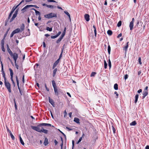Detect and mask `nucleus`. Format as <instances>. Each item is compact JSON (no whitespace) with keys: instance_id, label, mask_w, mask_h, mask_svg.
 Instances as JSON below:
<instances>
[{"instance_id":"nucleus-53","label":"nucleus","mask_w":149,"mask_h":149,"mask_svg":"<svg viewBox=\"0 0 149 149\" xmlns=\"http://www.w3.org/2000/svg\"><path fill=\"white\" fill-rule=\"evenodd\" d=\"M22 81L23 83L24 84V75H23L22 77Z\"/></svg>"},{"instance_id":"nucleus-56","label":"nucleus","mask_w":149,"mask_h":149,"mask_svg":"<svg viewBox=\"0 0 149 149\" xmlns=\"http://www.w3.org/2000/svg\"><path fill=\"white\" fill-rule=\"evenodd\" d=\"M1 49L2 51L4 52L5 51V49L4 48V46H1Z\"/></svg>"},{"instance_id":"nucleus-18","label":"nucleus","mask_w":149,"mask_h":149,"mask_svg":"<svg viewBox=\"0 0 149 149\" xmlns=\"http://www.w3.org/2000/svg\"><path fill=\"white\" fill-rule=\"evenodd\" d=\"M13 31L14 32L15 34L21 32L20 29L19 28L17 29H16Z\"/></svg>"},{"instance_id":"nucleus-63","label":"nucleus","mask_w":149,"mask_h":149,"mask_svg":"<svg viewBox=\"0 0 149 149\" xmlns=\"http://www.w3.org/2000/svg\"><path fill=\"white\" fill-rule=\"evenodd\" d=\"M142 91V90L141 89H140L137 92L138 93H140Z\"/></svg>"},{"instance_id":"nucleus-1","label":"nucleus","mask_w":149,"mask_h":149,"mask_svg":"<svg viewBox=\"0 0 149 149\" xmlns=\"http://www.w3.org/2000/svg\"><path fill=\"white\" fill-rule=\"evenodd\" d=\"M7 50L10 55V56L13 58L14 56H15L16 55L17 56H18V54L16 53H14V54L13 53L11 50L10 49L9 45L8 44H7Z\"/></svg>"},{"instance_id":"nucleus-42","label":"nucleus","mask_w":149,"mask_h":149,"mask_svg":"<svg viewBox=\"0 0 149 149\" xmlns=\"http://www.w3.org/2000/svg\"><path fill=\"white\" fill-rule=\"evenodd\" d=\"M121 24H122V22H121V21H119L117 24V26H118V27H120V26L121 25Z\"/></svg>"},{"instance_id":"nucleus-37","label":"nucleus","mask_w":149,"mask_h":149,"mask_svg":"<svg viewBox=\"0 0 149 149\" xmlns=\"http://www.w3.org/2000/svg\"><path fill=\"white\" fill-rule=\"evenodd\" d=\"M35 13L36 15H38L39 16L40 15V12L37 10H35Z\"/></svg>"},{"instance_id":"nucleus-8","label":"nucleus","mask_w":149,"mask_h":149,"mask_svg":"<svg viewBox=\"0 0 149 149\" xmlns=\"http://www.w3.org/2000/svg\"><path fill=\"white\" fill-rule=\"evenodd\" d=\"M84 18L86 21L87 22H88L90 20V16L88 14H85L84 15Z\"/></svg>"},{"instance_id":"nucleus-58","label":"nucleus","mask_w":149,"mask_h":149,"mask_svg":"<svg viewBox=\"0 0 149 149\" xmlns=\"http://www.w3.org/2000/svg\"><path fill=\"white\" fill-rule=\"evenodd\" d=\"M45 87L47 91H49V89L47 87V86H46V84H45Z\"/></svg>"},{"instance_id":"nucleus-19","label":"nucleus","mask_w":149,"mask_h":149,"mask_svg":"<svg viewBox=\"0 0 149 149\" xmlns=\"http://www.w3.org/2000/svg\"><path fill=\"white\" fill-rule=\"evenodd\" d=\"M42 129L41 131V132H43L46 134H47L48 132V131L47 130L43 129V127L42 128Z\"/></svg>"},{"instance_id":"nucleus-57","label":"nucleus","mask_w":149,"mask_h":149,"mask_svg":"<svg viewBox=\"0 0 149 149\" xmlns=\"http://www.w3.org/2000/svg\"><path fill=\"white\" fill-rule=\"evenodd\" d=\"M47 1L48 2H56L54 0H48Z\"/></svg>"},{"instance_id":"nucleus-35","label":"nucleus","mask_w":149,"mask_h":149,"mask_svg":"<svg viewBox=\"0 0 149 149\" xmlns=\"http://www.w3.org/2000/svg\"><path fill=\"white\" fill-rule=\"evenodd\" d=\"M13 77H10V79H11V80L13 83V84L14 86V87H15V83L13 80Z\"/></svg>"},{"instance_id":"nucleus-17","label":"nucleus","mask_w":149,"mask_h":149,"mask_svg":"<svg viewBox=\"0 0 149 149\" xmlns=\"http://www.w3.org/2000/svg\"><path fill=\"white\" fill-rule=\"evenodd\" d=\"M128 43H129V42H128L127 43L126 45L124 47V48L123 49L124 50H125V53L127 51V48H128Z\"/></svg>"},{"instance_id":"nucleus-24","label":"nucleus","mask_w":149,"mask_h":149,"mask_svg":"<svg viewBox=\"0 0 149 149\" xmlns=\"http://www.w3.org/2000/svg\"><path fill=\"white\" fill-rule=\"evenodd\" d=\"M54 88V91L55 92V94L57 96L58 95V92L57 91V88H56V87L55 88Z\"/></svg>"},{"instance_id":"nucleus-22","label":"nucleus","mask_w":149,"mask_h":149,"mask_svg":"<svg viewBox=\"0 0 149 149\" xmlns=\"http://www.w3.org/2000/svg\"><path fill=\"white\" fill-rule=\"evenodd\" d=\"M16 15H15V14H13L12 18L10 20V22H12L13 21V20L15 19V18L16 17Z\"/></svg>"},{"instance_id":"nucleus-59","label":"nucleus","mask_w":149,"mask_h":149,"mask_svg":"<svg viewBox=\"0 0 149 149\" xmlns=\"http://www.w3.org/2000/svg\"><path fill=\"white\" fill-rule=\"evenodd\" d=\"M148 86H146L145 88L144 91H148Z\"/></svg>"},{"instance_id":"nucleus-9","label":"nucleus","mask_w":149,"mask_h":149,"mask_svg":"<svg viewBox=\"0 0 149 149\" xmlns=\"http://www.w3.org/2000/svg\"><path fill=\"white\" fill-rule=\"evenodd\" d=\"M49 102L53 106V107H54V102L53 100L50 98V97H48Z\"/></svg>"},{"instance_id":"nucleus-45","label":"nucleus","mask_w":149,"mask_h":149,"mask_svg":"<svg viewBox=\"0 0 149 149\" xmlns=\"http://www.w3.org/2000/svg\"><path fill=\"white\" fill-rule=\"evenodd\" d=\"M13 13V11H11L8 17V18H10V17H11Z\"/></svg>"},{"instance_id":"nucleus-55","label":"nucleus","mask_w":149,"mask_h":149,"mask_svg":"<svg viewBox=\"0 0 149 149\" xmlns=\"http://www.w3.org/2000/svg\"><path fill=\"white\" fill-rule=\"evenodd\" d=\"M128 77V75L127 74H126L125 75L124 77V79L125 80L126 79H127Z\"/></svg>"},{"instance_id":"nucleus-49","label":"nucleus","mask_w":149,"mask_h":149,"mask_svg":"<svg viewBox=\"0 0 149 149\" xmlns=\"http://www.w3.org/2000/svg\"><path fill=\"white\" fill-rule=\"evenodd\" d=\"M57 37H58V36L56 35L55 36H51V38L52 39H54L56 38Z\"/></svg>"},{"instance_id":"nucleus-52","label":"nucleus","mask_w":149,"mask_h":149,"mask_svg":"<svg viewBox=\"0 0 149 149\" xmlns=\"http://www.w3.org/2000/svg\"><path fill=\"white\" fill-rule=\"evenodd\" d=\"M15 34V33H14V32L13 31L12 33H11L10 36V37L12 38L13 37L14 35Z\"/></svg>"},{"instance_id":"nucleus-26","label":"nucleus","mask_w":149,"mask_h":149,"mask_svg":"<svg viewBox=\"0 0 149 149\" xmlns=\"http://www.w3.org/2000/svg\"><path fill=\"white\" fill-rule=\"evenodd\" d=\"M57 71V68H56L54 69L53 71V76L54 77L56 75V72Z\"/></svg>"},{"instance_id":"nucleus-38","label":"nucleus","mask_w":149,"mask_h":149,"mask_svg":"<svg viewBox=\"0 0 149 149\" xmlns=\"http://www.w3.org/2000/svg\"><path fill=\"white\" fill-rule=\"evenodd\" d=\"M52 28H50L49 27H47L46 28V30L47 31H52Z\"/></svg>"},{"instance_id":"nucleus-20","label":"nucleus","mask_w":149,"mask_h":149,"mask_svg":"<svg viewBox=\"0 0 149 149\" xmlns=\"http://www.w3.org/2000/svg\"><path fill=\"white\" fill-rule=\"evenodd\" d=\"M74 121L77 123H79V119L77 118H75L74 120Z\"/></svg>"},{"instance_id":"nucleus-14","label":"nucleus","mask_w":149,"mask_h":149,"mask_svg":"<svg viewBox=\"0 0 149 149\" xmlns=\"http://www.w3.org/2000/svg\"><path fill=\"white\" fill-rule=\"evenodd\" d=\"M134 23L133 22V21H131L130 22L129 26L130 27V30H132L133 29V27L134 26L133 24Z\"/></svg>"},{"instance_id":"nucleus-11","label":"nucleus","mask_w":149,"mask_h":149,"mask_svg":"<svg viewBox=\"0 0 149 149\" xmlns=\"http://www.w3.org/2000/svg\"><path fill=\"white\" fill-rule=\"evenodd\" d=\"M31 5H28L26 6L25 7H24L23 8H22L21 10V11H22L23 13L26 11V9L30 7L31 6Z\"/></svg>"},{"instance_id":"nucleus-4","label":"nucleus","mask_w":149,"mask_h":149,"mask_svg":"<svg viewBox=\"0 0 149 149\" xmlns=\"http://www.w3.org/2000/svg\"><path fill=\"white\" fill-rule=\"evenodd\" d=\"M4 84L5 86L8 90L9 93L11 92V90L10 87V84L7 80L4 81Z\"/></svg>"},{"instance_id":"nucleus-30","label":"nucleus","mask_w":149,"mask_h":149,"mask_svg":"<svg viewBox=\"0 0 149 149\" xmlns=\"http://www.w3.org/2000/svg\"><path fill=\"white\" fill-rule=\"evenodd\" d=\"M19 139H20V141L21 143L23 145H24V141H23L22 139V138L20 136V137H19Z\"/></svg>"},{"instance_id":"nucleus-34","label":"nucleus","mask_w":149,"mask_h":149,"mask_svg":"<svg viewBox=\"0 0 149 149\" xmlns=\"http://www.w3.org/2000/svg\"><path fill=\"white\" fill-rule=\"evenodd\" d=\"M107 34L109 36H111L112 33V32L111 31L109 30L107 32Z\"/></svg>"},{"instance_id":"nucleus-44","label":"nucleus","mask_w":149,"mask_h":149,"mask_svg":"<svg viewBox=\"0 0 149 149\" xmlns=\"http://www.w3.org/2000/svg\"><path fill=\"white\" fill-rule=\"evenodd\" d=\"M10 135L11 137L12 138V139L13 140H14L15 139V137L12 134V133L10 134Z\"/></svg>"},{"instance_id":"nucleus-36","label":"nucleus","mask_w":149,"mask_h":149,"mask_svg":"<svg viewBox=\"0 0 149 149\" xmlns=\"http://www.w3.org/2000/svg\"><path fill=\"white\" fill-rule=\"evenodd\" d=\"M63 38H61V37H60L59 38H58L56 41V42L57 43L59 42L62 40Z\"/></svg>"},{"instance_id":"nucleus-29","label":"nucleus","mask_w":149,"mask_h":149,"mask_svg":"<svg viewBox=\"0 0 149 149\" xmlns=\"http://www.w3.org/2000/svg\"><path fill=\"white\" fill-rule=\"evenodd\" d=\"M93 28L94 29V32L95 33V36L96 37V35H97V31L96 30V28L95 26L94 25H93Z\"/></svg>"},{"instance_id":"nucleus-39","label":"nucleus","mask_w":149,"mask_h":149,"mask_svg":"<svg viewBox=\"0 0 149 149\" xmlns=\"http://www.w3.org/2000/svg\"><path fill=\"white\" fill-rule=\"evenodd\" d=\"M108 65L109 67V68H110L111 67V63L109 59Z\"/></svg>"},{"instance_id":"nucleus-21","label":"nucleus","mask_w":149,"mask_h":149,"mask_svg":"<svg viewBox=\"0 0 149 149\" xmlns=\"http://www.w3.org/2000/svg\"><path fill=\"white\" fill-rule=\"evenodd\" d=\"M9 70L10 72V77H13V70L10 68L9 69Z\"/></svg>"},{"instance_id":"nucleus-25","label":"nucleus","mask_w":149,"mask_h":149,"mask_svg":"<svg viewBox=\"0 0 149 149\" xmlns=\"http://www.w3.org/2000/svg\"><path fill=\"white\" fill-rule=\"evenodd\" d=\"M64 13L67 15H68V17H69V18L70 20V21H71V18H70V14H69V13L67 11H64Z\"/></svg>"},{"instance_id":"nucleus-32","label":"nucleus","mask_w":149,"mask_h":149,"mask_svg":"<svg viewBox=\"0 0 149 149\" xmlns=\"http://www.w3.org/2000/svg\"><path fill=\"white\" fill-rule=\"evenodd\" d=\"M108 51L109 54H110L111 52V47L109 45L108 46Z\"/></svg>"},{"instance_id":"nucleus-31","label":"nucleus","mask_w":149,"mask_h":149,"mask_svg":"<svg viewBox=\"0 0 149 149\" xmlns=\"http://www.w3.org/2000/svg\"><path fill=\"white\" fill-rule=\"evenodd\" d=\"M114 88L115 90H117L118 89V85L117 84H114Z\"/></svg>"},{"instance_id":"nucleus-28","label":"nucleus","mask_w":149,"mask_h":149,"mask_svg":"<svg viewBox=\"0 0 149 149\" xmlns=\"http://www.w3.org/2000/svg\"><path fill=\"white\" fill-rule=\"evenodd\" d=\"M136 124V121H134L132 122L131 123H130V125L131 126H132V125L134 126Z\"/></svg>"},{"instance_id":"nucleus-2","label":"nucleus","mask_w":149,"mask_h":149,"mask_svg":"<svg viewBox=\"0 0 149 149\" xmlns=\"http://www.w3.org/2000/svg\"><path fill=\"white\" fill-rule=\"evenodd\" d=\"M41 127V126L40 124L38 125L37 126H32L31 127L33 130H35L38 132L41 133L42 129V127H41V128H40Z\"/></svg>"},{"instance_id":"nucleus-15","label":"nucleus","mask_w":149,"mask_h":149,"mask_svg":"<svg viewBox=\"0 0 149 149\" xmlns=\"http://www.w3.org/2000/svg\"><path fill=\"white\" fill-rule=\"evenodd\" d=\"M48 139L47 138H45L44 142V144L45 146H47L48 144Z\"/></svg>"},{"instance_id":"nucleus-64","label":"nucleus","mask_w":149,"mask_h":149,"mask_svg":"<svg viewBox=\"0 0 149 149\" xmlns=\"http://www.w3.org/2000/svg\"><path fill=\"white\" fill-rule=\"evenodd\" d=\"M65 35L63 34V33H62V35H61V36H60L61 38H63L64 36H65Z\"/></svg>"},{"instance_id":"nucleus-62","label":"nucleus","mask_w":149,"mask_h":149,"mask_svg":"<svg viewBox=\"0 0 149 149\" xmlns=\"http://www.w3.org/2000/svg\"><path fill=\"white\" fill-rule=\"evenodd\" d=\"M61 31H59L56 35L58 37L61 34Z\"/></svg>"},{"instance_id":"nucleus-7","label":"nucleus","mask_w":149,"mask_h":149,"mask_svg":"<svg viewBox=\"0 0 149 149\" xmlns=\"http://www.w3.org/2000/svg\"><path fill=\"white\" fill-rule=\"evenodd\" d=\"M59 58H58V59L56 61H55L53 66L52 67V69H54L55 67L57 66V65H58V63H59Z\"/></svg>"},{"instance_id":"nucleus-46","label":"nucleus","mask_w":149,"mask_h":149,"mask_svg":"<svg viewBox=\"0 0 149 149\" xmlns=\"http://www.w3.org/2000/svg\"><path fill=\"white\" fill-rule=\"evenodd\" d=\"M138 61H139V63L140 65H141L142 64V63L141 62V58L140 57H139V59H138Z\"/></svg>"},{"instance_id":"nucleus-6","label":"nucleus","mask_w":149,"mask_h":149,"mask_svg":"<svg viewBox=\"0 0 149 149\" xmlns=\"http://www.w3.org/2000/svg\"><path fill=\"white\" fill-rule=\"evenodd\" d=\"M15 78H16V81H17V86H18V89L19 91L20 92L21 91H22V90L21 89V88H20L19 86V79H18V78L17 76H16Z\"/></svg>"},{"instance_id":"nucleus-5","label":"nucleus","mask_w":149,"mask_h":149,"mask_svg":"<svg viewBox=\"0 0 149 149\" xmlns=\"http://www.w3.org/2000/svg\"><path fill=\"white\" fill-rule=\"evenodd\" d=\"M18 56H17V55H16L15 56H14V57L13 58V59L15 61V67L17 69H18V68H19V66L17 64V63H16V61H17V58H18Z\"/></svg>"},{"instance_id":"nucleus-41","label":"nucleus","mask_w":149,"mask_h":149,"mask_svg":"<svg viewBox=\"0 0 149 149\" xmlns=\"http://www.w3.org/2000/svg\"><path fill=\"white\" fill-rule=\"evenodd\" d=\"M4 39H3L1 41V46H4Z\"/></svg>"},{"instance_id":"nucleus-60","label":"nucleus","mask_w":149,"mask_h":149,"mask_svg":"<svg viewBox=\"0 0 149 149\" xmlns=\"http://www.w3.org/2000/svg\"><path fill=\"white\" fill-rule=\"evenodd\" d=\"M8 34V32H6V33L4 34V39H5V38H6V36Z\"/></svg>"},{"instance_id":"nucleus-40","label":"nucleus","mask_w":149,"mask_h":149,"mask_svg":"<svg viewBox=\"0 0 149 149\" xmlns=\"http://www.w3.org/2000/svg\"><path fill=\"white\" fill-rule=\"evenodd\" d=\"M54 7V6L52 5H47V7L49 8H53Z\"/></svg>"},{"instance_id":"nucleus-27","label":"nucleus","mask_w":149,"mask_h":149,"mask_svg":"<svg viewBox=\"0 0 149 149\" xmlns=\"http://www.w3.org/2000/svg\"><path fill=\"white\" fill-rule=\"evenodd\" d=\"M52 84L54 88L56 87V83L55 81L54 80H52Z\"/></svg>"},{"instance_id":"nucleus-33","label":"nucleus","mask_w":149,"mask_h":149,"mask_svg":"<svg viewBox=\"0 0 149 149\" xmlns=\"http://www.w3.org/2000/svg\"><path fill=\"white\" fill-rule=\"evenodd\" d=\"M104 68L105 69H106L107 68V64L106 63V61L105 60L104 61Z\"/></svg>"},{"instance_id":"nucleus-51","label":"nucleus","mask_w":149,"mask_h":149,"mask_svg":"<svg viewBox=\"0 0 149 149\" xmlns=\"http://www.w3.org/2000/svg\"><path fill=\"white\" fill-rule=\"evenodd\" d=\"M31 5V6H30V7H34L36 8H39V7L36 5Z\"/></svg>"},{"instance_id":"nucleus-54","label":"nucleus","mask_w":149,"mask_h":149,"mask_svg":"<svg viewBox=\"0 0 149 149\" xmlns=\"http://www.w3.org/2000/svg\"><path fill=\"white\" fill-rule=\"evenodd\" d=\"M18 9H17L15 11V12L14 14H15V15H17V13L18 12Z\"/></svg>"},{"instance_id":"nucleus-10","label":"nucleus","mask_w":149,"mask_h":149,"mask_svg":"<svg viewBox=\"0 0 149 149\" xmlns=\"http://www.w3.org/2000/svg\"><path fill=\"white\" fill-rule=\"evenodd\" d=\"M40 125L41 126H52L53 127H54L53 125H52L51 124L49 123H42L40 124Z\"/></svg>"},{"instance_id":"nucleus-47","label":"nucleus","mask_w":149,"mask_h":149,"mask_svg":"<svg viewBox=\"0 0 149 149\" xmlns=\"http://www.w3.org/2000/svg\"><path fill=\"white\" fill-rule=\"evenodd\" d=\"M82 139V137H80L79 138V139L78 141L77 142V144H78L81 141Z\"/></svg>"},{"instance_id":"nucleus-16","label":"nucleus","mask_w":149,"mask_h":149,"mask_svg":"<svg viewBox=\"0 0 149 149\" xmlns=\"http://www.w3.org/2000/svg\"><path fill=\"white\" fill-rule=\"evenodd\" d=\"M25 26L24 24H22L20 27V30L21 32L24 30V29Z\"/></svg>"},{"instance_id":"nucleus-61","label":"nucleus","mask_w":149,"mask_h":149,"mask_svg":"<svg viewBox=\"0 0 149 149\" xmlns=\"http://www.w3.org/2000/svg\"><path fill=\"white\" fill-rule=\"evenodd\" d=\"M54 143H55V145H56L58 143V142L56 140V139H55L54 140Z\"/></svg>"},{"instance_id":"nucleus-13","label":"nucleus","mask_w":149,"mask_h":149,"mask_svg":"<svg viewBox=\"0 0 149 149\" xmlns=\"http://www.w3.org/2000/svg\"><path fill=\"white\" fill-rule=\"evenodd\" d=\"M143 96L142 98L144 99L148 95V91H144L143 92Z\"/></svg>"},{"instance_id":"nucleus-23","label":"nucleus","mask_w":149,"mask_h":149,"mask_svg":"<svg viewBox=\"0 0 149 149\" xmlns=\"http://www.w3.org/2000/svg\"><path fill=\"white\" fill-rule=\"evenodd\" d=\"M139 95L138 94H137L135 96V103H136L137 102L138 100V98Z\"/></svg>"},{"instance_id":"nucleus-3","label":"nucleus","mask_w":149,"mask_h":149,"mask_svg":"<svg viewBox=\"0 0 149 149\" xmlns=\"http://www.w3.org/2000/svg\"><path fill=\"white\" fill-rule=\"evenodd\" d=\"M44 17L46 18L50 19L54 17H57V16L56 14L51 13L48 14L44 15Z\"/></svg>"},{"instance_id":"nucleus-48","label":"nucleus","mask_w":149,"mask_h":149,"mask_svg":"<svg viewBox=\"0 0 149 149\" xmlns=\"http://www.w3.org/2000/svg\"><path fill=\"white\" fill-rule=\"evenodd\" d=\"M112 130H113V133H115V132H116V130L115 129V128H114V127H113V126H112Z\"/></svg>"},{"instance_id":"nucleus-43","label":"nucleus","mask_w":149,"mask_h":149,"mask_svg":"<svg viewBox=\"0 0 149 149\" xmlns=\"http://www.w3.org/2000/svg\"><path fill=\"white\" fill-rule=\"evenodd\" d=\"M96 74V73L95 72H92L91 74V77H93L94 76L95 74Z\"/></svg>"},{"instance_id":"nucleus-12","label":"nucleus","mask_w":149,"mask_h":149,"mask_svg":"<svg viewBox=\"0 0 149 149\" xmlns=\"http://www.w3.org/2000/svg\"><path fill=\"white\" fill-rule=\"evenodd\" d=\"M1 72H2V74L3 77L4 78V81L6 80V78L5 77V74L4 71L3 70V68L2 66V68H1Z\"/></svg>"},{"instance_id":"nucleus-50","label":"nucleus","mask_w":149,"mask_h":149,"mask_svg":"<svg viewBox=\"0 0 149 149\" xmlns=\"http://www.w3.org/2000/svg\"><path fill=\"white\" fill-rule=\"evenodd\" d=\"M7 132L9 133L10 134L12 133L11 131L9 130V129L8 128V127H7Z\"/></svg>"}]
</instances>
